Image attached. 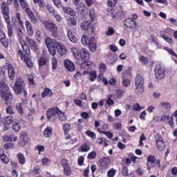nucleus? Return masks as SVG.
Returning <instances> with one entry per match:
<instances>
[{
	"label": "nucleus",
	"mask_w": 177,
	"mask_h": 177,
	"mask_svg": "<svg viewBox=\"0 0 177 177\" xmlns=\"http://www.w3.org/2000/svg\"><path fill=\"white\" fill-rule=\"evenodd\" d=\"M62 9L64 12V13H66V15H69L70 16H75L76 13L73 8L68 7V6H62Z\"/></svg>",
	"instance_id": "20"
},
{
	"label": "nucleus",
	"mask_w": 177,
	"mask_h": 177,
	"mask_svg": "<svg viewBox=\"0 0 177 177\" xmlns=\"http://www.w3.org/2000/svg\"><path fill=\"white\" fill-rule=\"evenodd\" d=\"M65 68L68 70V71H74L75 70V66L73 62L70 61L69 59H66L64 62Z\"/></svg>",
	"instance_id": "15"
},
{
	"label": "nucleus",
	"mask_w": 177,
	"mask_h": 177,
	"mask_svg": "<svg viewBox=\"0 0 177 177\" xmlns=\"http://www.w3.org/2000/svg\"><path fill=\"white\" fill-rule=\"evenodd\" d=\"M0 159L4 164H9V157L5 154L3 149H0Z\"/></svg>",
	"instance_id": "21"
},
{
	"label": "nucleus",
	"mask_w": 177,
	"mask_h": 177,
	"mask_svg": "<svg viewBox=\"0 0 177 177\" xmlns=\"http://www.w3.org/2000/svg\"><path fill=\"white\" fill-rule=\"evenodd\" d=\"M57 115H59V121H66V115H64V113L62 112V111L58 109Z\"/></svg>",
	"instance_id": "35"
},
{
	"label": "nucleus",
	"mask_w": 177,
	"mask_h": 177,
	"mask_svg": "<svg viewBox=\"0 0 177 177\" xmlns=\"http://www.w3.org/2000/svg\"><path fill=\"white\" fill-rule=\"evenodd\" d=\"M44 26L48 31L52 32L53 37H57V26H56V24H53V22L50 21H47L44 22Z\"/></svg>",
	"instance_id": "6"
},
{
	"label": "nucleus",
	"mask_w": 177,
	"mask_h": 177,
	"mask_svg": "<svg viewBox=\"0 0 177 177\" xmlns=\"http://www.w3.org/2000/svg\"><path fill=\"white\" fill-rule=\"evenodd\" d=\"M8 73L10 80H15L16 77V72L15 71V68H13V65L8 64Z\"/></svg>",
	"instance_id": "17"
},
{
	"label": "nucleus",
	"mask_w": 177,
	"mask_h": 177,
	"mask_svg": "<svg viewBox=\"0 0 177 177\" xmlns=\"http://www.w3.org/2000/svg\"><path fill=\"white\" fill-rule=\"evenodd\" d=\"M52 68L53 70H57V59L55 57L52 58Z\"/></svg>",
	"instance_id": "40"
},
{
	"label": "nucleus",
	"mask_w": 177,
	"mask_h": 177,
	"mask_svg": "<svg viewBox=\"0 0 177 177\" xmlns=\"http://www.w3.org/2000/svg\"><path fill=\"white\" fill-rule=\"evenodd\" d=\"M80 27L82 30H89L92 27V24L90 21H86L81 24Z\"/></svg>",
	"instance_id": "25"
},
{
	"label": "nucleus",
	"mask_w": 177,
	"mask_h": 177,
	"mask_svg": "<svg viewBox=\"0 0 177 177\" xmlns=\"http://www.w3.org/2000/svg\"><path fill=\"white\" fill-rule=\"evenodd\" d=\"M63 129L64 133H67L71 129V125L70 124H65L63 126Z\"/></svg>",
	"instance_id": "54"
},
{
	"label": "nucleus",
	"mask_w": 177,
	"mask_h": 177,
	"mask_svg": "<svg viewBox=\"0 0 177 177\" xmlns=\"http://www.w3.org/2000/svg\"><path fill=\"white\" fill-rule=\"evenodd\" d=\"M155 75L157 80H163V78H165V69L161 67L160 65H156Z\"/></svg>",
	"instance_id": "8"
},
{
	"label": "nucleus",
	"mask_w": 177,
	"mask_h": 177,
	"mask_svg": "<svg viewBox=\"0 0 177 177\" xmlns=\"http://www.w3.org/2000/svg\"><path fill=\"white\" fill-rule=\"evenodd\" d=\"M19 44L21 46V48L25 52L26 55H30V47H28V45L26 44V42L23 39H20Z\"/></svg>",
	"instance_id": "22"
},
{
	"label": "nucleus",
	"mask_w": 177,
	"mask_h": 177,
	"mask_svg": "<svg viewBox=\"0 0 177 177\" xmlns=\"http://www.w3.org/2000/svg\"><path fill=\"white\" fill-rule=\"evenodd\" d=\"M64 134H65V139H66V140H70V143H75V142H77V138L71 137L70 133H68V132L64 133Z\"/></svg>",
	"instance_id": "32"
},
{
	"label": "nucleus",
	"mask_w": 177,
	"mask_h": 177,
	"mask_svg": "<svg viewBox=\"0 0 177 177\" xmlns=\"http://www.w3.org/2000/svg\"><path fill=\"white\" fill-rule=\"evenodd\" d=\"M106 104L109 106H113L114 104V100H111V95H109L108 100H106Z\"/></svg>",
	"instance_id": "60"
},
{
	"label": "nucleus",
	"mask_w": 177,
	"mask_h": 177,
	"mask_svg": "<svg viewBox=\"0 0 177 177\" xmlns=\"http://www.w3.org/2000/svg\"><path fill=\"white\" fill-rule=\"evenodd\" d=\"M114 175H115V170L113 169H111L108 171V177H114Z\"/></svg>",
	"instance_id": "64"
},
{
	"label": "nucleus",
	"mask_w": 177,
	"mask_h": 177,
	"mask_svg": "<svg viewBox=\"0 0 177 177\" xmlns=\"http://www.w3.org/2000/svg\"><path fill=\"white\" fill-rule=\"evenodd\" d=\"M16 110L19 113V114H23L24 111H23V107H21V104H17Z\"/></svg>",
	"instance_id": "53"
},
{
	"label": "nucleus",
	"mask_w": 177,
	"mask_h": 177,
	"mask_svg": "<svg viewBox=\"0 0 177 177\" xmlns=\"http://www.w3.org/2000/svg\"><path fill=\"white\" fill-rule=\"evenodd\" d=\"M124 26L127 28H132L135 30L136 28V21L133 20L132 18H127L124 21Z\"/></svg>",
	"instance_id": "11"
},
{
	"label": "nucleus",
	"mask_w": 177,
	"mask_h": 177,
	"mask_svg": "<svg viewBox=\"0 0 177 177\" xmlns=\"http://www.w3.org/2000/svg\"><path fill=\"white\" fill-rule=\"evenodd\" d=\"M23 60L26 63L28 68H32L33 64H32V61H31V57H30V56H26V57Z\"/></svg>",
	"instance_id": "29"
},
{
	"label": "nucleus",
	"mask_w": 177,
	"mask_h": 177,
	"mask_svg": "<svg viewBox=\"0 0 177 177\" xmlns=\"http://www.w3.org/2000/svg\"><path fill=\"white\" fill-rule=\"evenodd\" d=\"M4 125H10V124L13 123L15 118H13V115H10L4 118Z\"/></svg>",
	"instance_id": "27"
},
{
	"label": "nucleus",
	"mask_w": 177,
	"mask_h": 177,
	"mask_svg": "<svg viewBox=\"0 0 177 177\" xmlns=\"http://www.w3.org/2000/svg\"><path fill=\"white\" fill-rule=\"evenodd\" d=\"M3 147L6 150H10V149H13V147H15V145L12 142H8L4 145Z\"/></svg>",
	"instance_id": "44"
},
{
	"label": "nucleus",
	"mask_w": 177,
	"mask_h": 177,
	"mask_svg": "<svg viewBox=\"0 0 177 177\" xmlns=\"http://www.w3.org/2000/svg\"><path fill=\"white\" fill-rule=\"evenodd\" d=\"M107 70V67L106 66V64H100V71L101 73H104Z\"/></svg>",
	"instance_id": "59"
},
{
	"label": "nucleus",
	"mask_w": 177,
	"mask_h": 177,
	"mask_svg": "<svg viewBox=\"0 0 177 177\" xmlns=\"http://www.w3.org/2000/svg\"><path fill=\"white\" fill-rule=\"evenodd\" d=\"M0 97H1L4 102H8V100L12 97L10 88L3 81L0 82Z\"/></svg>",
	"instance_id": "2"
},
{
	"label": "nucleus",
	"mask_w": 177,
	"mask_h": 177,
	"mask_svg": "<svg viewBox=\"0 0 177 177\" xmlns=\"http://www.w3.org/2000/svg\"><path fill=\"white\" fill-rule=\"evenodd\" d=\"M12 89L15 95H21L23 93L25 97H27V90H26V83H24V80L19 77L16 80L12 86Z\"/></svg>",
	"instance_id": "1"
},
{
	"label": "nucleus",
	"mask_w": 177,
	"mask_h": 177,
	"mask_svg": "<svg viewBox=\"0 0 177 177\" xmlns=\"http://www.w3.org/2000/svg\"><path fill=\"white\" fill-rule=\"evenodd\" d=\"M1 12L6 24H9L10 21V17H9V7L5 2H3L1 4Z\"/></svg>",
	"instance_id": "7"
},
{
	"label": "nucleus",
	"mask_w": 177,
	"mask_h": 177,
	"mask_svg": "<svg viewBox=\"0 0 177 177\" xmlns=\"http://www.w3.org/2000/svg\"><path fill=\"white\" fill-rule=\"evenodd\" d=\"M155 139H156V147L158 150H159V151H162L165 150V143L162 140V137H161L159 135H156L155 136Z\"/></svg>",
	"instance_id": "9"
},
{
	"label": "nucleus",
	"mask_w": 177,
	"mask_h": 177,
	"mask_svg": "<svg viewBox=\"0 0 177 177\" xmlns=\"http://www.w3.org/2000/svg\"><path fill=\"white\" fill-rule=\"evenodd\" d=\"M162 37L164 38L165 41L168 44H174V40L170 37H168L167 35H162Z\"/></svg>",
	"instance_id": "39"
},
{
	"label": "nucleus",
	"mask_w": 177,
	"mask_h": 177,
	"mask_svg": "<svg viewBox=\"0 0 177 177\" xmlns=\"http://www.w3.org/2000/svg\"><path fill=\"white\" fill-rule=\"evenodd\" d=\"M148 162L150 164H154L156 162V156H149L147 158Z\"/></svg>",
	"instance_id": "51"
},
{
	"label": "nucleus",
	"mask_w": 177,
	"mask_h": 177,
	"mask_svg": "<svg viewBox=\"0 0 177 177\" xmlns=\"http://www.w3.org/2000/svg\"><path fill=\"white\" fill-rule=\"evenodd\" d=\"M57 113H59V109L57 108H50L48 109L46 112L47 120L50 122H55L57 120Z\"/></svg>",
	"instance_id": "5"
},
{
	"label": "nucleus",
	"mask_w": 177,
	"mask_h": 177,
	"mask_svg": "<svg viewBox=\"0 0 177 177\" xmlns=\"http://www.w3.org/2000/svg\"><path fill=\"white\" fill-rule=\"evenodd\" d=\"M135 91L137 95H142L145 92V78L142 75L136 76Z\"/></svg>",
	"instance_id": "3"
},
{
	"label": "nucleus",
	"mask_w": 177,
	"mask_h": 177,
	"mask_svg": "<svg viewBox=\"0 0 177 177\" xmlns=\"http://www.w3.org/2000/svg\"><path fill=\"white\" fill-rule=\"evenodd\" d=\"M75 6L79 12H84V10H85V4L83 3H79L77 6Z\"/></svg>",
	"instance_id": "36"
},
{
	"label": "nucleus",
	"mask_w": 177,
	"mask_h": 177,
	"mask_svg": "<svg viewBox=\"0 0 177 177\" xmlns=\"http://www.w3.org/2000/svg\"><path fill=\"white\" fill-rule=\"evenodd\" d=\"M62 165L64 168V174L66 176H70L71 175V167H70V165L68 164V161L66 159H62L61 160Z\"/></svg>",
	"instance_id": "10"
},
{
	"label": "nucleus",
	"mask_w": 177,
	"mask_h": 177,
	"mask_svg": "<svg viewBox=\"0 0 177 177\" xmlns=\"http://www.w3.org/2000/svg\"><path fill=\"white\" fill-rule=\"evenodd\" d=\"M167 122L169 124V125H170V127H174V117L169 116Z\"/></svg>",
	"instance_id": "63"
},
{
	"label": "nucleus",
	"mask_w": 177,
	"mask_h": 177,
	"mask_svg": "<svg viewBox=\"0 0 177 177\" xmlns=\"http://www.w3.org/2000/svg\"><path fill=\"white\" fill-rule=\"evenodd\" d=\"M44 135L45 138H50L52 136V127H47L45 129Z\"/></svg>",
	"instance_id": "33"
},
{
	"label": "nucleus",
	"mask_w": 177,
	"mask_h": 177,
	"mask_svg": "<svg viewBox=\"0 0 177 177\" xmlns=\"http://www.w3.org/2000/svg\"><path fill=\"white\" fill-rule=\"evenodd\" d=\"M80 57L83 62H86L91 59V54L88 50L82 48L80 51Z\"/></svg>",
	"instance_id": "12"
},
{
	"label": "nucleus",
	"mask_w": 177,
	"mask_h": 177,
	"mask_svg": "<svg viewBox=\"0 0 177 177\" xmlns=\"http://www.w3.org/2000/svg\"><path fill=\"white\" fill-rule=\"evenodd\" d=\"M46 64V59H45L44 57H41L39 59V65L41 66H45Z\"/></svg>",
	"instance_id": "55"
},
{
	"label": "nucleus",
	"mask_w": 177,
	"mask_h": 177,
	"mask_svg": "<svg viewBox=\"0 0 177 177\" xmlns=\"http://www.w3.org/2000/svg\"><path fill=\"white\" fill-rule=\"evenodd\" d=\"M133 110H135V111H140L142 110V106L138 103L134 104L133 106Z\"/></svg>",
	"instance_id": "57"
},
{
	"label": "nucleus",
	"mask_w": 177,
	"mask_h": 177,
	"mask_svg": "<svg viewBox=\"0 0 177 177\" xmlns=\"http://www.w3.org/2000/svg\"><path fill=\"white\" fill-rule=\"evenodd\" d=\"M17 32L20 42V39H23V30H21V28H17Z\"/></svg>",
	"instance_id": "50"
},
{
	"label": "nucleus",
	"mask_w": 177,
	"mask_h": 177,
	"mask_svg": "<svg viewBox=\"0 0 177 177\" xmlns=\"http://www.w3.org/2000/svg\"><path fill=\"white\" fill-rule=\"evenodd\" d=\"M53 95V93L52 92V90L50 88H44V91L41 93V97H50Z\"/></svg>",
	"instance_id": "26"
},
{
	"label": "nucleus",
	"mask_w": 177,
	"mask_h": 177,
	"mask_svg": "<svg viewBox=\"0 0 177 177\" xmlns=\"http://www.w3.org/2000/svg\"><path fill=\"white\" fill-rule=\"evenodd\" d=\"M57 50L61 56H64V55H67V48L62 43L57 44Z\"/></svg>",
	"instance_id": "14"
},
{
	"label": "nucleus",
	"mask_w": 177,
	"mask_h": 177,
	"mask_svg": "<svg viewBox=\"0 0 177 177\" xmlns=\"http://www.w3.org/2000/svg\"><path fill=\"white\" fill-rule=\"evenodd\" d=\"M41 162L44 166L48 167V165L50 164V160H49L48 158H44L41 160Z\"/></svg>",
	"instance_id": "47"
},
{
	"label": "nucleus",
	"mask_w": 177,
	"mask_h": 177,
	"mask_svg": "<svg viewBox=\"0 0 177 177\" xmlns=\"http://www.w3.org/2000/svg\"><path fill=\"white\" fill-rule=\"evenodd\" d=\"M84 66H86V67H88V68H92V67H95V63L89 61V60H87V61H84Z\"/></svg>",
	"instance_id": "42"
},
{
	"label": "nucleus",
	"mask_w": 177,
	"mask_h": 177,
	"mask_svg": "<svg viewBox=\"0 0 177 177\" xmlns=\"http://www.w3.org/2000/svg\"><path fill=\"white\" fill-rule=\"evenodd\" d=\"M45 44L50 55L55 56V55H56V49L57 48L58 42L55 39H50V37H46Z\"/></svg>",
	"instance_id": "4"
},
{
	"label": "nucleus",
	"mask_w": 177,
	"mask_h": 177,
	"mask_svg": "<svg viewBox=\"0 0 177 177\" xmlns=\"http://www.w3.org/2000/svg\"><path fill=\"white\" fill-rule=\"evenodd\" d=\"M17 158H18L19 163L21 165H24V164H26V157H24V155L23 153H18Z\"/></svg>",
	"instance_id": "28"
},
{
	"label": "nucleus",
	"mask_w": 177,
	"mask_h": 177,
	"mask_svg": "<svg viewBox=\"0 0 177 177\" xmlns=\"http://www.w3.org/2000/svg\"><path fill=\"white\" fill-rule=\"evenodd\" d=\"M86 135L89 136V138H91V139H96V134L93 131L88 130L86 131Z\"/></svg>",
	"instance_id": "41"
},
{
	"label": "nucleus",
	"mask_w": 177,
	"mask_h": 177,
	"mask_svg": "<svg viewBox=\"0 0 177 177\" xmlns=\"http://www.w3.org/2000/svg\"><path fill=\"white\" fill-rule=\"evenodd\" d=\"M19 1L20 3L21 8H27V7L28 6V4H27V1H26L25 0H19Z\"/></svg>",
	"instance_id": "61"
},
{
	"label": "nucleus",
	"mask_w": 177,
	"mask_h": 177,
	"mask_svg": "<svg viewBox=\"0 0 177 177\" xmlns=\"http://www.w3.org/2000/svg\"><path fill=\"white\" fill-rule=\"evenodd\" d=\"M81 42L83 45H88V37L86 35H83L81 38Z\"/></svg>",
	"instance_id": "48"
},
{
	"label": "nucleus",
	"mask_w": 177,
	"mask_h": 177,
	"mask_svg": "<svg viewBox=\"0 0 177 177\" xmlns=\"http://www.w3.org/2000/svg\"><path fill=\"white\" fill-rule=\"evenodd\" d=\"M122 86H124V88H128L131 85V80H128V79H122Z\"/></svg>",
	"instance_id": "38"
},
{
	"label": "nucleus",
	"mask_w": 177,
	"mask_h": 177,
	"mask_svg": "<svg viewBox=\"0 0 177 177\" xmlns=\"http://www.w3.org/2000/svg\"><path fill=\"white\" fill-rule=\"evenodd\" d=\"M169 117V115L165 113L161 116V121H162L163 122H167Z\"/></svg>",
	"instance_id": "58"
},
{
	"label": "nucleus",
	"mask_w": 177,
	"mask_h": 177,
	"mask_svg": "<svg viewBox=\"0 0 177 177\" xmlns=\"http://www.w3.org/2000/svg\"><path fill=\"white\" fill-rule=\"evenodd\" d=\"M71 50L73 53V56L75 57V59L80 60L81 58V51H80V50L75 47H72Z\"/></svg>",
	"instance_id": "24"
},
{
	"label": "nucleus",
	"mask_w": 177,
	"mask_h": 177,
	"mask_svg": "<svg viewBox=\"0 0 177 177\" xmlns=\"http://www.w3.org/2000/svg\"><path fill=\"white\" fill-rule=\"evenodd\" d=\"M6 114H9L10 115H15V107L12 105L8 106L6 108Z\"/></svg>",
	"instance_id": "30"
},
{
	"label": "nucleus",
	"mask_w": 177,
	"mask_h": 177,
	"mask_svg": "<svg viewBox=\"0 0 177 177\" xmlns=\"http://www.w3.org/2000/svg\"><path fill=\"white\" fill-rule=\"evenodd\" d=\"M12 129H14L15 132H19V131L21 129V125H20V123L19 122H14L12 124Z\"/></svg>",
	"instance_id": "37"
},
{
	"label": "nucleus",
	"mask_w": 177,
	"mask_h": 177,
	"mask_svg": "<svg viewBox=\"0 0 177 177\" xmlns=\"http://www.w3.org/2000/svg\"><path fill=\"white\" fill-rule=\"evenodd\" d=\"M160 104L163 109H169L171 107L169 102H161Z\"/></svg>",
	"instance_id": "49"
},
{
	"label": "nucleus",
	"mask_w": 177,
	"mask_h": 177,
	"mask_svg": "<svg viewBox=\"0 0 177 177\" xmlns=\"http://www.w3.org/2000/svg\"><path fill=\"white\" fill-rule=\"evenodd\" d=\"M115 3H117V0H108V6H109L111 8L115 6Z\"/></svg>",
	"instance_id": "62"
},
{
	"label": "nucleus",
	"mask_w": 177,
	"mask_h": 177,
	"mask_svg": "<svg viewBox=\"0 0 177 177\" xmlns=\"http://www.w3.org/2000/svg\"><path fill=\"white\" fill-rule=\"evenodd\" d=\"M0 42L2 45L5 46V48H8V46L9 45V41H8L6 35H5V32H3V31L2 30H0Z\"/></svg>",
	"instance_id": "16"
},
{
	"label": "nucleus",
	"mask_w": 177,
	"mask_h": 177,
	"mask_svg": "<svg viewBox=\"0 0 177 177\" xmlns=\"http://www.w3.org/2000/svg\"><path fill=\"white\" fill-rule=\"evenodd\" d=\"M8 24V34L9 37H12V35H13V29L12 28V25H10V21L9 22V24Z\"/></svg>",
	"instance_id": "43"
},
{
	"label": "nucleus",
	"mask_w": 177,
	"mask_h": 177,
	"mask_svg": "<svg viewBox=\"0 0 177 177\" xmlns=\"http://www.w3.org/2000/svg\"><path fill=\"white\" fill-rule=\"evenodd\" d=\"M26 41L29 44L31 50H34V52H38V46H37V43L32 39L31 37H26Z\"/></svg>",
	"instance_id": "13"
},
{
	"label": "nucleus",
	"mask_w": 177,
	"mask_h": 177,
	"mask_svg": "<svg viewBox=\"0 0 177 177\" xmlns=\"http://www.w3.org/2000/svg\"><path fill=\"white\" fill-rule=\"evenodd\" d=\"M46 9H48V10L50 15H53H53H55V8H53L52 7V6L48 4V5L46 6Z\"/></svg>",
	"instance_id": "52"
},
{
	"label": "nucleus",
	"mask_w": 177,
	"mask_h": 177,
	"mask_svg": "<svg viewBox=\"0 0 177 177\" xmlns=\"http://www.w3.org/2000/svg\"><path fill=\"white\" fill-rule=\"evenodd\" d=\"M53 2L57 8H62V6H63V5H62V1L60 0H53Z\"/></svg>",
	"instance_id": "56"
},
{
	"label": "nucleus",
	"mask_w": 177,
	"mask_h": 177,
	"mask_svg": "<svg viewBox=\"0 0 177 177\" xmlns=\"http://www.w3.org/2000/svg\"><path fill=\"white\" fill-rule=\"evenodd\" d=\"M28 142V136H27V133H22L19 140V146H26Z\"/></svg>",
	"instance_id": "18"
},
{
	"label": "nucleus",
	"mask_w": 177,
	"mask_h": 177,
	"mask_svg": "<svg viewBox=\"0 0 177 177\" xmlns=\"http://www.w3.org/2000/svg\"><path fill=\"white\" fill-rule=\"evenodd\" d=\"M87 45H88V48L91 52H95L96 50V42L95 41V38L91 37L87 42Z\"/></svg>",
	"instance_id": "19"
},
{
	"label": "nucleus",
	"mask_w": 177,
	"mask_h": 177,
	"mask_svg": "<svg viewBox=\"0 0 177 177\" xmlns=\"http://www.w3.org/2000/svg\"><path fill=\"white\" fill-rule=\"evenodd\" d=\"M90 149H91V144L89 143H85L82 145L81 146V150L83 152L89 151Z\"/></svg>",
	"instance_id": "34"
},
{
	"label": "nucleus",
	"mask_w": 177,
	"mask_h": 177,
	"mask_svg": "<svg viewBox=\"0 0 177 177\" xmlns=\"http://www.w3.org/2000/svg\"><path fill=\"white\" fill-rule=\"evenodd\" d=\"M67 34L71 42H73V44H77V37L74 35V31H73V30H68Z\"/></svg>",
	"instance_id": "23"
},
{
	"label": "nucleus",
	"mask_w": 177,
	"mask_h": 177,
	"mask_svg": "<svg viewBox=\"0 0 177 177\" xmlns=\"http://www.w3.org/2000/svg\"><path fill=\"white\" fill-rule=\"evenodd\" d=\"M88 75L90 77L89 80L91 82H93V81H95V80L97 78V73L96 72V71H90Z\"/></svg>",
	"instance_id": "31"
},
{
	"label": "nucleus",
	"mask_w": 177,
	"mask_h": 177,
	"mask_svg": "<svg viewBox=\"0 0 177 177\" xmlns=\"http://www.w3.org/2000/svg\"><path fill=\"white\" fill-rule=\"evenodd\" d=\"M164 49L165 50H167L168 53H169V55H171L172 56H175L176 57H177V54L175 53V51H174V50H172L171 48H169L168 47H165Z\"/></svg>",
	"instance_id": "46"
},
{
	"label": "nucleus",
	"mask_w": 177,
	"mask_h": 177,
	"mask_svg": "<svg viewBox=\"0 0 177 177\" xmlns=\"http://www.w3.org/2000/svg\"><path fill=\"white\" fill-rule=\"evenodd\" d=\"M16 17H17L21 27H23V26H24V24L21 21V14H20L19 12H17L16 13Z\"/></svg>",
	"instance_id": "45"
}]
</instances>
